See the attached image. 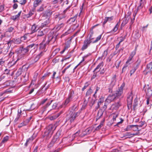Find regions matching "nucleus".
<instances>
[{
	"instance_id": "nucleus-1",
	"label": "nucleus",
	"mask_w": 152,
	"mask_h": 152,
	"mask_svg": "<svg viewBox=\"0 0 152 152\" xmlns=\"http://www.w3.org/2000/svg\"><path fill=\"white\" fill-rule=\"evenodd\" d=\"M57 126L56 124H50L45 132L44 137L47 139H49L52 135L54 131L55 130Z\"/></svg>"
},
{
	"instance_id": "nucleus-2",
	"label": "nucleus",
	"mask_w": 152,
	"mask_h": 152,
	"mask_svg": "<svg viewBox=\"0 0 152 152\" xmlns=\"http://www.w3.org/2000/svg\"><path fill=\"white\" fill-rule=\"evenodd\" d=\"M77 110L76 106H74L72 108V111H70L69 114L67 115V118L71 122H72L75 119L76 117L78 116L80 113V110L77 111Z\"/></svg>"
},
{
	"instance_id": "nucleus-3",
	"label": "nucleus",
	"mask_w": 152,
	"mask_h": 152,
	"mask_svg": "<svg viewBox=\"0 0 152 152\" xmlns=\"http://www.w3.org/2000/svg\"><path fill=\"white\" fill-rule=\"evenodd\" d=\"M74 92L73 91H71L69 94L68 96L66 98L65 102L63 103L59 107L60 108L64 107L73 99L74 96Z\"/></svg>"
},
{
	"instance_id": "nucleus-4",
	"label": "nucleus",
	"mask_w": 152,
	"mask_h": 152,
	"mask_svg": "<svg viewBox=\"0 0 152 152\" xmlns=\"http://www.w3.org/2000/svg\"><path fill=\"white\" fill-rule=\"evenodd\" d=\"M56 36L54 34L53 32H50L48 34V39L46 42L47 44L50 43L52 44L54 43L56 40Z\"/></svg>"
},
{
	"instance_id": "nucleus-5",
	"label": "nucleus",
	"mask_w": 152,
	"mask_h": 152,
	"mask_svg": "<svg viewBox=\"0 0 152 152\" xmlns=\"http://www.w3.org/2000/svg\"><path fill=\"white\" fill-rule=\"evenodd\" d=\"M28 46L26 48L23 47L20 48L19 51L20 54L18 56L17 60H20L23 58H24L25 57L24 55L28 52Z\"/></svg>"
},
{
	"instance_id": "nucleus-6",
	"label": "nucleus",
	"mask_w": 152,
	"mask_h": 152,
	"mask_svg": "<svg viewBox=\"0 0 152 152\" xmlns=\"http://www.w3.org/2000/svg\"><path fill=\"white\" fill-rule=\"evenodd\" d=\"M125 86V84L123 83L118 89L116 90L113 94L115 98L117 99L118 98L121 96L123 93V88Z\"/></svg>"
},
{
	"instance_id": "nucleus-7",
	"label": "nucleus",
	"mask_w": 152,
	"mask_h": 152,
	"mask_svg": "<svg viewBox=\"0 0 152 152\" xmlns=\"http://www.w3.org/2000/svg\"><path fill=\"white\" fill-rule=\"evenodd\" d=\"M140 63L141 60L139 58H138L134 64L132 69L130 71V75L131 76L134 74L136 70L138 68Z\"/></svg>"
},
{
	"instance_id": "nucleus-8",
	"label": "nucleus",
	"mask_w": 152,
	"mask_h": 152,
	"mask_svg": "<svg viewBox=\"0 0 152 152\" xmlns=\"http://www.w3.org/2000/svg\"><path fill=\"white\" fill-rule=\"evenodd\" d=\"M45 40L46 38H44L42 42L40 44L39 50L40 51L45 52L47 50L46 46L48 44H47L46 42L45 43Z\"/></svg>"
},
{
	"instance_id": "nucleus-9",
	"label": "nucleus",
	"mask_w": 152,
	"mask_h": 152,
	"mask_svg": "<svg viewBox=\"0 0 152 152\" xmlns=\"http://www.w3.org/2000/svg\"><path fill=\"white\" fill-rule=\"evenodd\" d=\"M28 50H30V52L32 53H34L37 50V45L35 44H31L28 46Z\"/></svg>"
},
{
	"instance_id": "nucleus-10",
	"label": "nucleus",
	"mask_w": 152,
	"mask_h": 152,
	"mask_svg": "<svg viewBox=\"0 0 152 152\" xmlns=\"http://www.w3.org/2000/svg\"><path fill=\"white\" fill-rule=\"evenodd\" d=\"M91 42L90 39H86L84 42V44L81 48V50L83 51L87 49Z\"/></svg>"
},
{
	"instance_id": "nucleus-11",
	"label": "nucleus",
	"mask_w": 152,
	"mask_h": 152,
	"mask_svg": "<svg viewBox=\"0 0 152 152\" xmlns=\"http://www.w3.org/2000/svg\"><path fill=\"white\" fill-rule=\"evenodd\" d=\"M7 45H4L0 44V54L3 53L4 54H6V53L8 51H6V50L7 49Z\"/></svg>"
},
{
	"instance_id": "nucleus-12",
	"label": "nucleus",
	"mask_w": 152,
	"mask_h": 152,
	"mask_svg": "<svg viewBox=\"0 0 152 152\" xmlns=\"http://www.w3.org/2000/svg\"><path fill=\"white\" fill-rule=\"evenodd\" d=\"M115 99H116L113 94H110L106 99L105 102L110 103L113 101Z\"/></svg>"
},
{
	"instance_id": "nucleus-13",
	"label": "nucleus",
	"mask_w": 152,
	"mask_h": 152,
	"mask_svg": "<svg viewBox=\"0 0 152 152\" xmlns=\"http://www.w3.org/2000/svg\"><path fill=\"white\" fill-rule=\"evenodd\" d=\"M48 31V28H46L45 29H40L38 32L37 36H42L46 34Z\"/></svg>"
},
{
	"instance_id": "nucleus-14",
	"label": "nucleus",
	"mask_w": 152,
	"mask_h": 152,
	"mask_svg": "<svg viewBox=\"0 0 152 152\" xmlns=\"http://www.w3.org/2000/svg\"><path fill=\"white\" fill-rule=\"evenodd\" d=\"M121 105V103L120 101H118L113 104L112 105V107L113 109L115 110H118L119 107Z\"/></svg>"
},
{
	"instance_id": "nucleus-15",
	"label": "nucleus",
	"mask_w": 152,
	"mask_h": 152,
	"mask_svg": "<svg viewBox=\"0 0 152 152\" xmlns=\"http://www.w3.org/2000/svg\"><path fill=\"white\" fill-rule=\"evenodd\" d=\"M138 125H131L127 126V128L126 129V130L127 131H128L129 130V129L131 128L134 131H139V129L138 128Z\"/></svg>"
},
{
	"instance_id": "nucleus-16",
	"label": "nucleus",
	"mask_w": 152,
	"mask_h": 152,
	"mask_svg": "<svg viewBox=\"0 0 152 152\" xmlns=\"http://www.w3.org/2000/svg\"><path fill=\"white\" fill-rule=\"evenodd\" d=\"M50 20L48 18L43 23L41 24L40 27L43 28L44 27H47L48 26L49 23H50Z\"/></svg>"
},
{
	"instance_id": "nucleus-17",
	"label": "nucleus",
	"mask_w": 152,
	"mask_h": 152,
	"mask_svg": "<svg viewBox=\"0 0 152 152\" xmlns=\"http://www.w3.org/2000/svg\"><path fill=\"white\" fill-rule=\"evenodd\" d=\"M77 15H75L74 17L71 18L67 21V23L69 24H74L75 23V21L77 18Z\"/></svg>"
},
{
	"instance_id": "nucleus-18",
	"label": "nucleus",
	"mask_w": 152,
	"mask_h": 152,
	"mask_svg": "<svg viewBox=\"0 0 152 152\" xmlns=\"http://www.w3.org/2000/svg\"><path fill=\"white\" fill-rule=\"evenodd\" d=\"M15 44V38L12 39L10 40L9 42L5 45H7V49L6 50V51H8L10 47L12 44Z\"/></svg>"
},
{
	"instance_id": "nucleus-19",
	"label": "nucleus",
	"mask_w": 152,
	"mask_h": 152,
	"mask_svg": "<svg viewBox=\"0 0 152 152\" xmlns=\"http://www.w3.org/2000/svg\"><path fill=\"white\" fill-rule=\"evenodd\" d=\"M54 11H53L52 10H50L48 12H46L44 13V15L45 16L47 17L48 18H50L52 15L53 14V12H54Z\"/></svg>"
},
{
	"instance_id": "nucleus-20",
	"label": "nucleus",
	"mask_w": 152,
	"mask_h": 152,
	"mask_svg": "<svg viewBox=\"0 0 152 152\" xmlns=\"http://www.w3.org/2000/svg\"><path fill=\"white\" fill-rule=\"evenodd\" d=\"M145 0H140V4L137 7V12L142 9L144 5V1Z\"/></svg>"
},
{
	"instance_id": "nucleus-21",
	"label": "nucleus",
	"mask_w": 152,
	"mask_h": 152,
	"mask_svg": "<svg viewBox=\"0 0 152 152\" xmlns=\"http://www.w3.org/2000/svg\"><path fill=\"white\" fill-rule=\"evenodd\" d=\"M42 2V0H35L34 3V7L35 8ZM35 8L34 9V10Z\"/></svg>"
},
{
	"instance_id": "nucleus-22",
	"label": "nucleus",
	"mask_w": 152,
	"mask_h": 152,
	"mask_svg": "<svg viewBox=\"0 0 152 152\" xmlns=\"http://www.w3.org/2000/svg\"><path fill=\"white\" fill-rule=\"evenodd\" d=\"M103 66V63L102 62L100 63L95 69L94 71L96 72H98L99 71L100 69Z\"/></svg>"
},
{
	"instance_id": "nucleus-23",
	"label": "nucleus",
	"mask_w": 152,
	"mask_h": 152,
	"mask_svg": "<svg viewBox=\"0 0 152 152\" xmlns=\"http://www.w3.org/2000/svg\"><path fill=\"white\" fill-rule=\"evenodd\" d=\"M132 95V92H131L130 93H128L127 96V102H132L133 97Z\"/></svg>"
},
{
	"instance_id": "nucleus-24",
	"label": "nucleus",
	"mask_w": 152,
	"mask_h": 152,
	"mask_svg": "<svg viewBox=\"0 0 152 152\" xmlns=\"http://www.w3.org/2000/svg\"><path fill=\"white\" fill-rule=\"evenodd\" d=\"M21 12V11H20V12H19V13L17 15H15L13 16H12L11 17V19L14 20H16L18 19L19 17L20 16Z\"/></svg>"
},
{
	"instance_id": "nucleus-25",
	"label": "nucleus",
	"mask_w": 152,
	"mask_h": 152,
	"mask_svg": "<svg viewBox=\"0 0 152 152\" xmlns=\"http://www.w3.org/2000/svg\"><path fill=\"white\" fill-rule=\"evenodd\" d=\"M66 17V15L64 14H60L59 16L58 20L59 21L62 20V21H64L65 20V18Z\"/></svg>"
},
{
	"instance_id": "nucleus-26",
	"label": "nucleus",
	"mask_w": 152,
	"mask_h": 152,
	"mask_svg": "<svg viewBox=\"0 0 152 152\" xmlns=\"http://www.w3.org/2000/svg\"><path fill=\"white\" fill-rule=\"evenodd\" d=\"M38 27H37L35 24L33 25L31 27V31L32 33H33L36 31L38 29Z\"/></svg>"
},
{
	"instance_id": "nucleus-27",
	"label": "nucleus",
	"mask_w": 152,
	"mask_h": 152,
	"mask_svg": "<svg viewBox=\"0 0 152 152\" xmlns=\"http://www.w3.org/2000/svg\"><path fill=\"white\" fill-rule=\"evenodd\" d=\"M17 61L18 60H17L16 61H15L12 60V61H11L9 62L8 63V64L7 65V66L9 68H10V67L12 66H13L16 63V61Z\"/></svg>"
},
{
	"instance_id": "nucleus-28",
	"label": "nucleus",
	"mask_w": 152,
	"mask_h": 152,
	"mask_svg": "<svg viewBox=\"0 0 152 152\" xmlns=\"http://www.w3.org/2000/svg\"><path fill=\"white\" fill-rule=\"evenodd\" d=\"M146 95L150 96L152 95V90L150 88H148L147 90H145Z\"/></svg>"
},
{
	"instance_id": "nucleus-29",
	"label": "nucleus",
	"mask_w": 152,
	"mask_h": 152,
	"mask_svg": "<svg viewBox=\"0 0 152 152\" xmlns=\"http://www.w3.org/2000/svg\"><path fill=\"white\" fill-rule=\"evenodd\" d=\"M33 139L32 137L29 138L27 140L25 144V145L26 146H27L28 144L30 143H31Z\"/></svg>"
},
{
	"instance_id": "nucleus-30",
	"label": "nucleus",
	"mask_w": 152,
	"mask_h": 152,
	"mask_svg": "<svg viewBox=\"0 0 152 152\" xmlns=\"http://www.w3.org/2000/svg\"><path fill=\"white\" fill-rule=\"evenodd\" d=\"M63 1V0H53L52 1V3L53 4H55L58 3L61 4Z\"/></svg>"
},
{
	"instance_id": "nucleus-31",
	"label": "nucleus",
	"mask_w": 152,
	"mask_h": 152,
	"mask_svg": "<svg viewBox=\"0 0 152 152\" xmlns=\"http://www.w3.org/2000/svg\"><path fill=\"white\" fill-rule=\"evenodd\" d=\"M58 117V115H53L49 117V118L50 120H53L56 119Z\"/></svg>"
},
{
	"instance_id": "nucleus-32",
	"label": "nucleus",
	"mask_w": 152,
	"mask_h": 152,
	"mask_svg": "<svg viewBox=\"0 0 152 152\" xmlns=\"http://www.w3.org/2000/svg\"><path fill=\"white\" fill-rule=\"evenodd\" d=\"M14 30V28L11 27L9 28L6 32V34H7L8 32L11 33L13 32Z\"/></svg>"
},
{
	"instance_id": "nucleus-33",
	"label": "nucleus",
	"mask_w": 152,
	"mask_h": 152,
	"mask_svg": "<svg viewBox=\"0 0 152 152\" xmlns=\"http://www.w3.org/2000/svg\"><path fill=\"white\" fill-rule=\"evenodd\" d=\"M132 59V58L129 57L126 63V64L129 65L132 64L133 62Z\"/></svg>"
},
{
	"instance_id": "nucleus-34",
	"label": "nucleus",
	"mask_w": 152,
	"mask_h": 152,
	"mask_svg": "<svg viewBox=\"0 0 152 152\" xmlns=\"http://www.w3.org/2000/svg\"><path fill=\"white\" fill-rule=\"evenodd\" d=\"M58 140V137L57 136H54L52 140L51 143L54 144L56 143Z\"/></svg>"
},
{
	"instance_id": "nucleus-35",
	"label": "nucleus",
	"mask_w": 152,
	"mask_h": 152,
	"mask_svg": "<svg viewBox=\"0 0 152 152\" xmlns=\"http://www.w3.org/2000/svg\"><path fill=\"white\" fill-rule=\"evenodd\" d=\"M34 9L31 11H30L26 15V16L27 18H28L30 17L33 15L34 12Z\"/></svg>"
},
{
	"instance_id": "nucleus-36",
	"label": "nucleus",
	"mask_w": 152,
	"mask_h": 152,
	"mask_svg": "<svg viewBox=\"0 0 152 152\" xmlns=\"http://www.w3.org/2000/svg\"><path fill=\"white\" fill-rule=\"evenodd\" d=\"M21 40L20 38H15V44H19L21 43Z\"/></svg>"
},
{
	"instance_id": "nucleus-37",
	"label": "nucleus",
	"mask_w": 152,
	"mask_h": 152,
	"mask_svg": "<svg viewBox=\"0 0 152 152\" xmlns=\"http://www.w3.org/2000/svg\"><path fill=\"white\" fill-rule=\"evenodd\" d=\"M44 10V8L43 6L42 5L37 10V11L38 12H42Z\"/></svg>"
},
{
	"instance_id": "nucleus-38",
	"label": "nucleus",
	"mask_w": 152,
	"mask_h": 152,
	"mask_svg": "<svg viewBox=\"0 0 152 152\" xmlns=\"http://www.w3.org/2000/svg\"><path fill=\"white\" fill-rule=\"evenodd\" d=\"M64 24L63 23H61L60 25H59L58 26H55V28H56L57 30H59L61 27L64 26Z\"/></svg>"
},
{
	"instance_id": "nucleus-39",
	"label": "nucleus",
	"mask_w": 152,
	"mask_h": 152,
	"mask_svg": "<svg viewBox=\"0 0 152 152\" xmlns=\"http://www.w3.org/2000/svg\"><path fill=\"white\" fill-rule=\"evenodd\" d=\"M103 122L102 121L100 123L99 125L97 126L96 129L95 130H99V129H100L101 127L103 126Z\"/></svg>"
},
{
	"instance_id": "nucleus-40",
	"label": "nucleus",
	"mask_w": 152,
	"mask_h": 152,
	"mask_svg": "<svg viewBox=\"0 0 152 152\" xmlns=\"http://www.w3.org/2000/svg\"><path fill=\"white\" fill-rule=\"evenodd\" d=\"M77 65L74 68L73 67H69L68 69L66 70V72L67 73H70L71 71H72L73 70L75 69L77 67Z\"/></svg>"
},
{
	"instance_id": "nucleus-41",
	"label": "nucleus",
	"mask_w": 152,
	"mask_h": 152,
	"mask_svg": "<svg viewBox=\"0 0 152 152\" xmlns=\"http://www.w3.org/2000/svg\"><path fill=\"white\" fill-rule=\"evenodd\" d=\"M136 53V52L135 50L133 51L132 52L129 57L132 58L135 55Z\"/></svg>"
},
{
	"instance_id": "nucleus-42",
	"label": "nucleus",
	"mask_w": 152,
	"mask_h": 152,
	"mask_svg": "<svg viewBox=\"0 0 152 152\" xmlns=\"http://www.w3.org/2000/svg\"><path fill=\"white\" fill-rule=\"evenodd\" d=\"M9 139V137L8 136H6L4 137L3 139L1 142L3 143H4L6 142Z\"/></svg>"
},
{
	"instance_id": "nucleus-43",
	"label": "nucleus",
	"mask_w": 152,
	"mask_h": 152,
	"mask_svg": "<svg viewBox=\"0 0 152 152\" xmlns=\"http://www.w3.org/2000/svg\"><path fill=\"white\" fill-rule=\"evenodd\" d=\"M137 105V99L136 98L134 101L133 104L134 108Z\"/></svg>"
},
{
	"instance_id": "nucleus-44",
	"label": "nucleus",
	"mask_w": 152,
	"mask_h": 152,
	"mask_svg": "<svg viewBox=\"0 0 152 152\" xmlns=\"http://www.w3.org/2000/svg\"><path fill=\"white\" fill-rule=\"evenodd\" d=\"M147 68L149 69L152 68V62H151L147 65Z\"/></svg>"
},
{
	"instance_id": "nucleus-45",
	"label": "nucleus",
	"mask_w": 152,
	"mask_h": 152,
	"mask_svg": "<svg viewBox=\"0 0 152 152\" xmlns=\"http://www.w3.org/2000/svg\"><path fill=\"white\" fill-rule=\"evenodd\" d=\"M90 35L89 39H90V40H91L92 39V36L94 33L92 29H91L90 30Z\"/></svg>"
},
{
	"instance_id": "nucleus-46",
	"label": "nucleus",
	"mask_w": 152,
	"mask_h": 152,
	"mask_svg": "<svg viewBox=\"0 0 152 152\" xmlns=\"http://www.w3.org/2000/svg\"><path fill=\"white\" fill-rule=\"evenodd\" d=\"M102 35H100L99 36L96 38V39L93 42V43H96L101 38Z\"/></svg>"
},
{
	"instance_id": "nucleus-47",
	"label": "nucleus",
	"mask_w": 152,
	"mask_h": 152,
	"mask_svg": "<svg viewBox=\"0 0 152 152\" xmlns=\"http://www.w3.org/2000/svg\"><path fill=\"white\" fill-rule=\"evenodd\" d=\"M132 102H127V107L129 109L131 108Z\"/></svg>"
},
{
	"instance_id": "nucleus-48",
	"label": "nucleus",
	"mask_w": 152,
	"mask_h": 152,
	"mask_svg": "<svg viewBox=\"0 0 152 152\" xmlns=\"http://www.w3.org/2000/svg\"><path fill=\"white\" fill-rule=\"evenodd\" d=\"M80 132V131L79 130L76 133L73 135L72 137L75 138L76 136H78Z\"/></svg>"
},
{
	"instance_id": "nucleus-49",
	"label": "nucleus",
	"mask_w": 152,
	"mask_h": 152,
	"mask_svg": "<svg viewBox=\"0 0 152 152\" xmlns=\"http://www.w3.org/2000/svg\"><path fill=\"white\" fill-rule=\"evenodd\" d=\"M70 66H71V65H69L67 67L65 68L64 69V70L62 71V73L64 74L65 72L66 71V70L69 69V68L70 67Z\"/></svg>"
},
{
	"instance_id": "nucleus-50",
	"label": "nucleus",
	"mask_w": 152,
	"mask_h": 152,
	"mask_svg": "<svg viewBox=\"0 0 152 152\" xmlns=\"http://www.w3.org/2000/svg\"><path fill=\"white\" fill-rule=\"evenodd\" d=\"M21 110H20L19 111V110H18V114L17 115V118H16V119H18L20 117L21 115Z\"/></svg>"
},
{
	"instance_id": "nucleus-51",
	"label": "nucleus",
	"mask_w": 152,
	"mask_h": 152,
	"mask_svg": "<svg viewBox=\"0 0 152 152\" xmlns=\"http://www.w3.org/2000/svg\"><path fill=\"white\" fill-rule=\"evenodd\" d=\"M26 1L27 0H23V1L21 0L20 1L19 3L21 5H24L26 4Z\"/></svg>"
},
{
	"instance_id": "nucleus-52",
	"label": "nucleus",
	"mask_w": 152,
	"mask_h": 152,
	"mask_svg": "<svg viewBox=\"0 0 152 152\" xmlns=\"http://www.w3.org/2000/svg\"><path fill=\"white\" fill-rule=\"evenodd\" d=\"M118 24H116L114 28L113 29V31L114 32H116L118 30Z\"/></svg>"
},
{
	"instance_id": "nucleus-53",
	"label": "nucleus",
	"mask_w": 152,
	"mask_h": 152,
	"mask_svg": "<svg viewBox=\"0 0 152 152\" xmlns=\"http://www.w3.org/2000/svg\"><path fill=\"white\" fill-rule=\"evenodd\" d=\"M107 54V50H106L104 51V52L102 55V56L103 57H105Z\"/></svg>"
},
{
	"instance_id": "nucleus-54",
	"label": "nucleus",
	"mask_w": 152,
	"mask_h": 152,
	"mask_svg": "<svg viewBox=\"0 0 152 152\" xmlns=\"http://www.w3.org/2000/svg\"><path fill=\"white\" fill-rule=\"evenodd\" d=\"M104 101L103 98H101L99 99V101L98 102V105H99L100 104L102 103Z\"/></svg>"
},
{
	"instance_id": "nucleus-55",
	"label": "nucleus",
	"mask_w": 152,
	"mask_h": 152,
	"mask_svg": "<svg viewBox=\"0 0 152 152\" xmlns=\"http://www.w3.org/2000/svg\"><path fill=\"white\" fill-rule=\"evenodd\" d=\"M128 66V65L126 64L124 65L122 69L123 72L125 71L126 70L127 68V67Z\"/></svg>"
},
{
	"instance_id": "nucleus-56",
	"label": "nucleus",
	"mask_w": 152,
	"mask_h": 152,
	"mask_svg": "<svg viewBox=\"0 0 152 152\" xmlns=\"http://www.w3.org/2000/svg\"><path fill=\"white\" fill-rule=\"evenodd\" d=\"M92 92V90L90 88L87 91L86 94L88 95H90Z\"/></svg>"
},
{
	"instance_id": "nucleus-57",
	"label": "nucleus",
	"mask_w": 152,
	"mask_h": 152,
	"mask_svg": "<svg viewBox=\"0 0 152 152\" xmlns=\"http://www.w3.org/2000/svg\"><path fill=\"white\" fill-rule=\"evenodd\" d=\"M5 61H3V59L0 60V65L2 66L4 64Z\"/></svg>"
},
{
	"instance_id": "nucleus-58",
	"label": "nucleus",
	"mask_w": 152,
	"mask_h": 152,
	"mask_svg": "<svg viewBox=\"0 0 152 152\" xmlns=\"http://www.w3.org/2000/svg\"><path fill=\"white\" fill-rule=\"evenodd\" d=\"M118 114H115L113 116V121L116 120V118L118 117Z\"/></svg>"
},
{
	"instance_id": "nucleus-59",
	"label": "nucleus",
	"mask_w": 152,
	"mask_h": 152,
	"mask_svg": "<svg viewBox=\"0 0 152 152\" xmlns=\"http://www.w3.org/2000/svg\"><path fill=\"white\" fill-rule=\"evenodd\" d=\"M128 22V20L127 19H126L125 20H124L122 23V25L123 24L124 25H125Z\"/></svg>"
},
{
	"instance_id": "nucleus-60",
	"label": "nucleus",
	"mask_w": 152,
	"mask_h": 152,
	"mask_svg": "<svg viewBox=\"0 0 152 152\" xmlns=\"http://www.w3.org/2000/svg\"><path fill=\"white\" fill-rule=\"evenodd\" d=\"M27 39L26 36V35H24L23 37H21L20 39L22 41L26 39Z\"/></svg>"
},
{
	"instance_id": "nucleus-61",
	"label": "nucleus",
	"mask_w": 152,
	"mask_h": 152,
	"mask_svg": "<svg viewBox=\"0 0 152 152\" xmlns=\"http://www.w3.org/2000/svg\"><path fill=\"white\" fill-rule=\"evenodd\" d=\"M44 52L42 51H41L40 53L37 56L39 57V58H40L41 56H42L44 54Z\"/></svg>"
},
{
	"instance_id": "nucleus-62",
	"label": "nucleus",
	"mask_w": 152,
	"mask_h": 152,
	"mask_svg": "<svg viewBox=\"0 0 152 152\" xmlns=\"http://www.w3.org/2000/svg\"><path fill=\"white\" fill-rule=\"evenodd\" d=\"M60 14L58 13L54 15V18L55 19H56L57 18L59 19V16Z\"/></svg>"
},
{
	"instance_id": "nucleus-63",
	"label": "nucleus",
	"mask_w": 152,
	"mask_h": 152,
	"mask_svg": "<svg viewBox=\"0 0 152 152\" xmlns=\"http://www.w3.org/2000/svg\"><path fill=\"white\" fill-rule=\"evenodd\" d=\"M18 5L17 4L15 3L13 5V8L14 9H16L17 8Z\"/></svg>"
},
{
	"instance_id": "nucleus-64",
	"label": "nucleus",
	"mask_w": 152,
	"mask_h": 152,
	"mask_svg": "<svg viewBox=\"0 0 152 152\" xmlns=\"http://www.w3.org/2000/svg\"><path fill=\"white\" fill-rule=\"evenodd\" d=\"M57 105L58 104L56 103L53 104L52 106V108L53 109L56 108V107H57Z\"/></svg>"
}]
</instances>
